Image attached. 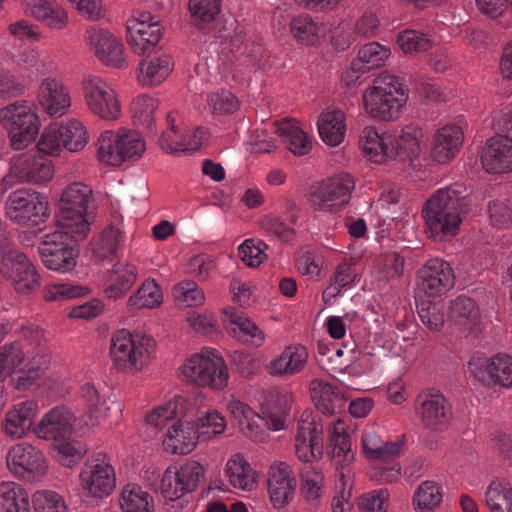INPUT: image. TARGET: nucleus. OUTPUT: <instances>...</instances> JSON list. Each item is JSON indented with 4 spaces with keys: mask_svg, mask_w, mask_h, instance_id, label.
<instances>
[{
    "mask_svg": "<svg viewBox=\"0 0 512 512\" xmlns=\"http://www.w3.org/2000/svg\"><path fill=\"white\" fill-rule=\"evenodd\" d=\"M210 105L213 109V113L223 115L237 111L239 102L231 92L221 91L211 96Z\"/></svg>",
    "mask_w": 512,
    "mask_h": 512,
    "instance_id": "62",
    "label": "nucleus"
},
{
    "mask_svg": "<svg viewBox=\"0 0 512 512\" xmlns=\"http://www.w3.org/2000/svg\"><path fill=\"white\" fill-rule=\"evenodd\" d=\"M86 105L96 116L105 120H115L120 115V104L114 90L102 78L89 75L83 80Z\"/></svg>",
    "mask_w": 512,
    "mask_h": 512,
    "instance_id": "11",
    "label": "nucleus"
},
{
    "mask_svg": "<svg viewBox=\"0 0 512 512\" xmlns=\"http://www.w3.org/2000/svg\"><path fill=\"white\" fill-rule=\"evenodd\" d=\"M6 462L11 473L31 482L43 476L47 469L43 452L25 442L15 444L9 449Z\"/></svg>",
    "mask_w": 512,
    "mask_h": 512,
    "instance_id": "12",
    "label": "nucleus"
},
{
    "mask_svg": "<svg viewBox=\"0 0 512 512\" xmlns=\"http://www.w3.org/2000/svg\"><path fill=\"white\" fill-rule=\"evenodd\" d=\"M386 500L387 496L383 491H373L360 496L357 505L361 512H386Z\"/></svg>",
    "mask_w": 512,
    "mask_h": 512,
    "instance_id": "63",
    "label": "nucleus"
},
{
    "mask_svg": "<svg viewBox=\"0 0 512 512\" xmlns=\"http://www.w3.org/2000/svg\"><path fill=\"white\" fill-rule=\"evenodd\" d=\"M332 455L339 458L340 462L349 463L354 454L351 451L350 435L344 431L343 421L338 420L331 432Z\"/></svg>",
    "mask_w": 512,
    "mask_h": 512,
    "instance_id": "47",
    "label": "nucleus"
},
{
    "mask_svg": "<svg viewBox=\"0 0 512 512\" xmlns=\"http://www.w3.org/2000/svg\"><path fill=\"white\" fill-rule=\"evenodd\" d=\"M154 351L151 337L121 330L112 338L110 354L118 371L134 374L148 365Z\"/></svg>",
    "mask_w": 512,
    "mask_h": 512,
    "instance_id": "4",
    "label": "nucleus"
},
{
    "mask_svg": "<svg viewBox=\"0 0 512 512\" xmlns=\"http://www.w3.org/2000/svg\"><path fill=\"white\" fill-rule=\"evenodd\" d=\"M467 190L460 184L439 189L423 209L429 238L443 241L457 234L462 217L468 213Z\"/></svg>",
    "mask_w": 512,
    "mask_h": 512,
    "instance_id": "1",
    "label": "nucleus"
},
{
    "mask_svg": "<svg viewBox=\"0 0 512 512\" xmlns=\"http://www.w3.org/2000/svg\"><path fill=\"white\" fill-rule=\"evenodd\" d=\"M389 54V49L379 43H368L359 50L357 59L352 62V69L366 72L383 66Z\"/></svg>",
    "mask_w": 512,
    "mask_h": 512,
    "instance_id": "34",
    "label": "nucleus"
},
{
    "mask_svg": "<svg viewBox=\"0 0 512 512\" xmlns=\"http://www.w3.org/2000/svg\"><path fill=\"white\" fill-rule=\"evenodd\" d=\"M311 399L324 415H333L341 409L344 398L340 390L323 379L315 378L309 384Z\"/></svg>",
    "mask_w": 512,
    "mask_h": 512,
    "instance_id": "24",
    "label": "nucleus"
},
{
    "mask_svg": "<svg viewBox=\"0 0 512 512\" xmlns=\"http://www.w3.org/2000/svg\"><path fill=\"white\" fill-rule=\"evenodd\" d=\"M117 152L108 154L111 166H120L126 160H138L145 151V143L140 134L133 130L120 129L116 133Z\"/></svg>",
    "mask_w": 512,
    "mask_h": 512,
    "instance_id": "23",
    "label": "nucleus"
},
{
    "mask_svg": "<svg viewBox=\"0 0 512 512\" xmlns=\"http://www.w3.org/2000/svg\"><path fill=\"white\" fill-rule=\"evenodd\" d=\"M481 163L488 173L512 171V141L498 136L489 138L482 151Z\"/></svg>",
    "mask_w": 512,
    "mask_h": 512,
    "instance_id": "17",
    "label": "nucleus"
},
{
    "mask_svg": "<svg viewBox=\"0 0 512 512\" xmlns=\"http://www.w3.org/2000/svg\"><path fill=\"white\" fill-rule=\"evenodd\" d=\"M182 374L198 387H209L217 391L223 390L229 379L224 359L212 351L191 356L183 364Z\"/></svg>",
    "mask_w": 512,
    "mask_h": 512,
    "instance_id": "8",
    "label": "nucleus"
},
{
    "mask_svg": "<svg viewBox=\"0 0 512 512\" xmlns=\"http://www.w3.org/2000/svg\"><path fill=\"white\" fill-rule=\"evenodd\" d=\"M31 13L52 29H63L68 23L67 13L62 8L53 7L48 2L34 4Z\"/></svg>",
    "mask_w": 512,
    "mask_h": 512,
    "instance_id": "45",
    "label": "nucleus"
},
{
    "mask_svg": "<svg viewBox=\"0 0 512 512\" xmlns=\"http://www.w3.org/2000/svg\"><path fill=\"white\" fill-rule=\"evenodd\" d=\"M489 385L509 387L512 385V358L508 355H497L487 363Z\"/></svg>",
    "mask_w": 512,
    "mask_h": 512,
    "instance_id": "41",
    "label": "nucleus"
},
{
    "mask_svg": "<svg viewBox=\"0 0 512 512\" xmlns=\"http://www.w3.org/2000/svg\"><path fill=\"white\" fill-rule=\"evenodd\" d=\"M267 248V244L262 241L255 244L253 239H247L240 245L238 252L247 266L257 267L267 259L264 252Z\"/></svg>",
    "mask_w": 512,
    "mask_h": 512,
    "instance_id": "53",
    "label": "nucleus"
},
{
    "mask_svg": "<svg viewBox=\"0 0 512 512\" xmlns=\"http://www.w3.org/2000/svg\"><path fill=\"white\" fill-rule=\"evenodd\" d=\"M120 506L124 512H154L153 498L136 484L124 487Z\"/></svg>",
    "mask_w": 512,
    "mask_h": 512,
    "instance_id": "35",
    "label": "nucleus"
},
{
    "mask_svg": "<svg viewBox=\"0 0 512 512\" xmlns=\"http://www.w3.org/2000/svg\"><path fill=\"white\" fill-rule=\"evenodd\" d=\"M76 417L66 406L60 405L45 413L32 427V432L47 441H66L72 435Z\"/></svg>",
    "mask_w": 512,
    "mask_h": 512,
    "instance_id": "14",
    "label": "nucleus"
},
{
    "mask_svg": "<svg viewBox=\"0 0 512 512\" xmlns=\"http://www.w3.org/2000/svg\"><path fill=\"white\" fill-rule=\"evenodd\" d=\"M158 108V101L150 96L141 95L131 105L134 123L138 126L151 129L154 122V113Z\"/></svg>",
    "mask_w": 512,
    "mask_h": 512,
    "instance_id": "46",
    "label": "nucleus"
},
{
    "mask_svg": "<svg viewBox=\"0 0 512 512\" xmlns=\"http://www.w3.org/2000/svg\"><path fill=\"white\" fill-rule=\"evenodd\" d=\"M146 57L139 64L138 79L147 86H156L162 83L173 70L172 57L162 51L161 48L156 52L145 54Z\"/></svg>",
    "mask_w": 512,
    "mask_h": 512,
    "instance_id": "19",
    "label": "nucleus"
},
{
    "mask_svg": "<svg viewBox=\"0 0 512 512\" xmlns=\"http://www.w3.org/2000/svg\"><path fill=\"white\" fill-rule=\"evenodd\" d=\"M48 202L39 193L31 189L13 191L6 203V214L18 224H39L44 220Z\"/></svg>",
    "mask_w": 512,
    "mask_h": 512,
    "instance_id": "10",
    "label": "nucleus"
},
{
    "mask_svg": "<svg viewBox=\"0 0 512 512\" xmlns=\"http://www.w3.org/2000/svg\"><path fill=\"white\" fill-rule=\"evenodd\" d=\"M39 101L51 116H61L70 106V97L65 87L54 79H46L39 88Z\"/></svg>",
    "mask_w": 512,
    "mask_h": 512,
    "instance_id": "25",
    "label": "nucleus"
},
{
    "mask_svg": "<svg viewBox=\"0 0 512 512\" xmlns=\"http://www.w3.org/2000/svg\"><path fill=\"white\" fill-rule=\"evenodd\" d=\"M62 138L63 148L70 152L82 150L88 141L87 131L83 124L76 120H69L66 124L59 125Z\"/></svg>",
    "mask_w": 512,
    "mask_h": 512,
    "instance_id": "42",
    "label": "nucleus"
},
{
    "mask_svg": "<svg viewBox=\"0 0 512 512\" xmlns=\"http://www.w3.org/2000/svg\"><path fill=\"white\" fill-rule=\"evenodd\" d=\"M188 6L192 25L208 33L220 12V0H189Z\"/></svg>",
    "mask_w": 512,
    "mask_h": 512,
    "instance_id": "32",
    "label": "nucleus"
},
{
    "mask_svg": "<svg viewBox=\"0 0 512 512\" xmlns=\"http://www.w3.org/2000/svg\"><path fill=\"white\" fill-rule=\"evenodd\" d=\"M452 415V408L442 395H429L421 403L420 417L427 428L442 430L449 425Z\"/></svg>",
    "mask_w": 512,
    "mask_h": 512,
    "instance_id": "21",
    "label": "nucleus"
},
{
    "mask_svg": "<svg viewBox=\"0 0 512 512\" xmlns=\"http://www.w3.org/2000/svg\"><path fill=\"white\" fill-rule=\"evenodd\" d=\"M204 433L198 430L194 423L174 424L167 433V448H171L175 454H188L195 448L200 435Z\"/></svg>",
    "mask_w": 512,
    "mask_h": 512,
    "instance_id": "28",
    "label": "nucleus"
},
{
    "mask_svg": "<svg viewBox=\"0 0 512 512\" xmlns=\"http://www.w3.org/2000/svg\"><path fill=\"white\" fill-rule=\"evenodd\" d=\"M454 272L449 263L435 258L430 259L418 272L417 289L429 296L437 297L454 286Z\"/></svg>",
    "mask_w": 512,
    "mask_h": 512,
    "instance_id": "13",
    "label": "nucleus"
},
{
    "mask_svg": "<svg viewBox=\"0 0 512 512\" xmlns=\"http://www.w3.org/2000/svg\"><path fill=\"white\" fill-rule=\"evenodd\" d=\"M417 313L421 322L432 331H440L445 323L443 307L431 300H423L417 304Z\"/></svg>",
    "mask_w": 512,
    "mask_h": 512,
    "instance_id": "50",
    "label": "nucleus"
},
{
    "mask_svg": "<svg viewBox=\"0 0 512 512\" xmlns=\"http://www.w3.org/2000/svg\"><path fill=\"white\" fill-rule=\"evenodd\" d=\"M225 473L235 489L250 491L256 486V472L240 454L227 462Z\"/></svg>",
    "mask_w": 512,
    "mask_h": 512,
    "instance_id": "30",
    "label": "nucleus"
},
{
    "mask_svg": "<svg viewBox=\"0 0 512 512\" xmlns=\"http://www.w3.org/2000/svg\"><path fill=\"white\" fill-rule=\"evenodd\" d=\"M92 196V189L82 183L69 185L59 200V211L56 223L60 229H69L78 234L77 237L86 238L90 231V222L87 218V208Z\"/></svg>",
    "mask_w": 512,
    "mask_h": 512,
    "instance_id": "5",
    "label": "nucleus"
},
{
    "mask_svg": "<svg viewBox=\"0 0 512 512\" xmlns=\"http://www.w3.org/2000/svg\"><path fill=\"white\" fill-rule=\"evenodd\" d=\"M81 396L87 406L86 416L88 417L87 424L95 426L99 424L98 406H99V394L97 389L87 383L81 388Z\"/></svg>",
    "mask_w": 512,
    "mask_h": 512,
    "instance_id": "61",
    "label": "nucleus"
},
{
    "mask_svg": "<svg viewBox=\"0 0 512 512\" xmlns=\"http://www.w3.org/2000/svg\"><path fill=\"white\" fill-rule=\"evenodd\" d=\"M287 148L296 156H303L310 152L312 143L307 134L298 126L287 123L279 128Z\"/></svg>",
    "mask_w": 512,
    "mask_h": 512,
    "instance_id": "44",
    "label": "nucleus"
},
{
    "mask_svg": "<svg viewBox=\"0 0 512 512\" xmlns=\"http://www.w3.org/2000/svg\"><path fill=\"white\" fill-rule=\"evenodd\" d=\"M83 488L94 497L109 495L115 487L114 469L109 464H96L88 474H82Z\"/></svg>",
    "mask_w": 512,
    "mask_h": 512,
    "instance_id": "27",
    "label": "nucleus"
},
{
    "mask_svg": "<svg viewBox=\"0 0 512 512\" xmlns=\"http://www.w3.org/2000/svg\"><path fill=\"white\" fill-rule=\"evenodd\" d=\"M408 99V90L403 81L388 73L379 74L371 87L363 94L366 113L376 120L394 121Z\"/></svg>",
    "mask_w": 512,
    "mask_h": 512,
    "instance_id": "3",
    "label": "nucleus"
},
{
    "mask_svg": "<svg viewBox=\"0 0 512 512\" xmlns=\"http://www.w3.org/2000/svg\"><path fill=\"white\" fill-rule=\"evenodd\" d=\"M485 498L491 512H512V488L506 481H492Z\"/></svg>",
    "mask_w": 512,
    "mask_h": 512,
    "instance_id": "36",
    "label": "nucleus"
},
{
    "mask_svg": "<svg viewBox=\"0 0 512 512\" xmlns=\"http://www.w3.org/2000/svg\"><path fill=\"white\" fill-rule=\"evenodd\" d=\"M35 512H67L62 497L51 491L37 492L33 497Z\"/></svg>",
    "mask_w": 512,
    "mask_h": 512,
    "instance_id": "57",
    "label": "nucleus"
},
{
    "mask_svg": "<svg viewBox=\"0 0 512 512\" xmlns=\"http://www.w3.org/2000/svg\"><path fill=\"white\" fill-rule=\"evenodd\" d=\"M26 86L23 80L7 71L0 72V98L10 99L24 94Z\"/></svg>",
    "mask_w": 512,
    "mask_h": 512,
    "instance_id": "59",
    "label": "nucleus"
},
{
    "mask_svg": "<svg viewBox=\"0 0 512 512\" xmlns=\"http://www.w3.org/2000/svg\"><path fill=\"white\" fill-rule=\"evenodd\" d=\"M397 43L405 54L427 51L431 47V41L428 38L412 30L401 32Z\"/></svg>",
    "mask_w": 512,
    "mask_h": 512,
    "instance_id": "58",
    "label": "nucleus"
},
{
    "mask_svg": "<svg viewBox=\"0 0 512 512\" xmlns=\"http://www.w3.org/2000/svg\"><path fill=\"white\" fill-rule=\"evenodd\" d=\"M38 411L34 400H27L14 406L6 413L1 427L6 436L21 438L32 427L33 419Z\"/></svg>",
    "mask_w": 512,
    "mask_h": 512,
    "instance_id": "20",
    "label": "nucleus"
},
{
    "mask_svg": "<svg viewBox=\"0 0 512 512\" xmlns=\"http://www.w3.org/2000/svg\"><path fill=\"white\" fill-rule=\"evenodd\" d=\"M162 37V28L158 22H154V27L150 30H144L135 36H130L127 40L132 50L138 55L151 54L156 52L160 39Z\"/></svg>",
    "mask_w": 512,
    "mask_h": 512,
    "instance_id": "43",
    "label": "nucleus"
},
{
    "mask_svg": "<svg viewBox=\"0 0 512 512\" xmlns=\"http://www.w3.org/2000/svg\"><path fill=\"white\" fill-rule=\"evenodd\" d=\"M463 141V132L458 126H445L434 137L432 155L439 163L452 159Z\"/></svg>",
    "mask_w": 512,
    "mask_h": 512,
    "instance_id": "26",
    "label": "nucleus"
},
{
    "mask_svg": "<svg viewBox=\"0 0 512 512\" xmlns=\"http://www.w3.org/2000/svg\"><path fill=\"white\" fill-rule=\"evenodd\" d=\"M296 486V478L288 463L279 461L271 465L268 474V492L275 508H283L293 498Z\"/></svg>",
    "mask_w": 512,
    "mask_h": 512,
    "instance_id": "16",
    "label": "nucleus"
},
{
    "mask_svg": "<svg viewBox=\"0 0 512 512\" xmlns=\"http://www.w3.org/2000/svg\"><path fill=\"white\" fill-rule=\"evenodd\" d=\"M12 173L20 181L39 184L53 176V166L41 155H22L11 166Z\"/></svg>",
    "mask_w": 512,
    "mask_h": 512,
    "instance_id": "18",
    "label": "nucleus"
},
{
    "mask_svg": "<svg viewBox=\"0 0 512 512\" xmlns=\"http://www.w3.org/2000/svg\"><path fill=\"white\" fill-rule=\"evenodd\" d=\"M175 473L180 481L181 489L190 493L198 487L200 478L204 476V468L197 461H188Z\"/></svg>",
    "mask_w": 512,
    "mask_h": 512,
    "instance_id": "52",
    "label": "nucleus"
},
{
    "mask_svg": "<svg viewBox=\"0 0 512 512\" xmlns=\"http://www.w3.org/2000/svg\"><path fill=\"white\" fill-rule=\"evenodd\" d=\"M174 293L176 301L183 306L201 305L205 300L204 292L193 281L179 283L175 287Z\"/></svg>",
    "mask_w": 512,
    "mask_h": 512,
    "instance_id": "54",
    "label": "nucleus"
},
{
    "mask_svg": "<svg viewBox=\"0 0 512 512\" xmlns=\"http://www.w3.org/2000/svg\"><path fill=\"white\" fill-rule=\"evenodd\" d=\"M489 211L495 225L507 227L512 224V201H494L489 205Z\"/></svg>",
    "mask_w": 512,
    "mask_h": 512,
    "instance_id": "64",
    "label": "nucleus"
},
{
    "mask_svg": "<svg viewBox=\"0 0 512 512\" xmlns=\"http://www.w3.org/2000/svg\"><path fill=\"white\" fill-rule=\"evenodd\" d=\"M91 289L87 286L57 283L44 287L43 297L46 301H64L88 295Z\"/></svg>",
    "mask_w": 512,
    "mask_h": 512,
    "instance_id": "49",
    "label": "nucleus"
},
{
    "mask_svg": "<svg viewBox=\"0 0 512 512\" xmlns=\"http://www.w3.org/2000/svg\"><path fill=\"white\" fill-rule=\"evenodd\" d=\"M362 142L363 152L370 161L377 164L394 161L401 170L410 167L420 151L418 140L412 134L380 135L373 127L364 128Z\"/></svg>",
    "mask_w": 512,
    "mask_h": 512,
    "instance_id": "2",
    "label": "nucleus"
},
{
    "mask_svg": "<svg viewBox=\"0 0 512 512\" xmlns=\"http://www.w3.org/2000/svg\"><path fill=\"white\" fill-rule=\"evenodd\" d=\"M295 450L298 458L305 463L321 459L323 456V438L314 436L311 443H308V441L295 442Z\"/></svg>",
    "mask_w": 512,
    "mask_h": 512,
    "instance_id": "60",
    "label": "nucleus"
},
{
    "mask_svg": "<svg viewBox=\"0 0 512 512\" xmlns=\"http://www.w3.org/2000/svg\"><path fill=\"white\" fill-rule=\"evenodd\" d=\"M0 512H30L27 491L18 483H0Z\"/></svg>",
    "mask_w": 512,
    "mask_h": 512,
    "instance_id": "31",
    "label": "nucleus"
},
{
    "mask_svg": "<svg viewBox=\"0 0 512 512\" xmlns=\"http://www.w3.org/2000/svg\"><path fill=\"white\" fill-rule=\"evenodd\" d=\"M345 128V115L340 110L323 112L319 117V134L329 146H338L343 141Z\"/></svg>",
    "mask_w": 512,
    "mask_h": 512,
    "instance_id": "29",
    "label": "nucleus"
},
{
    "mask_svg": "<svg viewBox=\"0 0 512 512\" xmlns=\"http://www.w3.org/2000/svg\"><path fill=\"white\" fill-rule=\"evenodd\" d=\"M26 353L21 343L14 341L0 347V361L12 374L16 369L22 370Z\"/></svg>",
    "mask_w": 512,
    "mask_h": 512,
    "instance_id": "55",
    "label": "nucleus"
},
{
    "mask_svg": "<svg viewBox=\"0 0 512 512\" xmlns=\"http://www.w3.org/2000/svg\"><path fill=\"white\" fill-rule=\"evenodd\" d=\"M3 265L18 293L28 295L40 287L39 275L25 254L11 251L3 258Z\"/></svg>",
    "mask_w": 512,
    "mask_h": 512,
    "instance_id": "15",
    "label": "nucleus"
},
{
    "mask_svg": "<svg viewBox=\"0 0 512 512\" xmlns=\"http://www.w3.org/2000/svg\"><path fill=\"white\" fill-rule=\"evenodd\" d=\"M307 359L308 352L304 346H289L272 362L271 373L275 375L295 374L303 369Z\"/></svg>",
    "mask_w": 512,
    "mask_h": 512,
    "instance_id": "33",
    "label": "nucleus"
},
{
    "mask_svg": "<svg viewBox=\"0 0 512 512\" xmlns=\"http://www.w3.org/2000/svg\"><path fill=\"white\" fill-rule=\"evenodd\" d=\"M89 43L94 46L96 56L104 64L122 67L124 64L123 46L113 34L106 30H95L89 35Z\"/></svg>",
    "mask_w": 512,
    "mask_h": 512,
    "instance_id": "22",
    "label": "nucleus"
},
{
    "mask_svg": "<svg viewBox=\"0 0 512 512\" xmlns=\"http://www.w3.org/2000/svg\"><path fill=\"white\" fill-rule=\"evenodd\" d=\"M449 317L460 326L474 325L479 319V309L473 299L459 296L451 302Z\"/></svg>",
    "mask_w": 512,
    "mask_h": 512,
    "instance_id": "39",
    "label": "nucleus"
},
{
    "mask_svg": "<svg viewBox=\"0 0 512 512\" xmlns=\"http://www.w3.org/2000/svg\"><path fill=\"white\" fill-rule=\"evenodd\" d=\"M120 237L121 232L117 228L112 225L106 227L100 234L99 238L92 244V250L95 257L103 261L109 256L115 254L119 245Z\"/></svg>",
    "mask_w": 512,
    "mask_h": 512,
    "instance_id": "48",
    "label": "nucleus"
},
{
    "mask_svg": "<svg viewBox=\"0 0 512 512\" xmlns=\"http://www.w3.org/2000/svg\"><path fill=\"white\" fill-rule=\"evenodd\" d=\"M0 124L8 131L15 150L26 148L36 139L40 123L26 100L14 102L0 109Z\"/></svg>",
    "mask_w": 512,
    "mask_h": 512,
    "instance_id": "7",
    "label": "nucleus"
},
{
    "mask_svg": "<svg viewBox=\"0 0 512 512\" xmlns=\"http://www.w3.org/2000/svg\"><path fill=\"white\" fill-rule=\"evenodd\" d=\"M77 236L69 229L46 234L38 245V253L45 267L63 273L72 271L79 256L77 243L84 239Z\"/></svg>",
    "mask_w": 512,
    "mask_h": 512,
    "instance_id": "6",
    "label": "nucleus"
},
{
    "mask_svg": "<svg viewBox=\"0 0 512 512\" xmlns=\"http://www.w3.org/2000/svg\"><path fill=\"white\" fill-rule=\"evenodd\" d=\"M162 303V292L155 280H146L142 286L129 298L130 309H153Z\"/></svg>",
    "mask_w": 512,
    "mask_h": 512,
    "instance_id": "37",
    "label": "nucleus"
},
{
    "mask_svg": "<svg viewBox=\"0 0 512 512\" xmlns=\"http://www.w3.org/2000/svg\"><path fill=\"white\" fill-rule=\"evenodd\" d=\"M441 500L442 494L432 481L423 482L414 495V503L420 512L432 511L441 503Z\"/></svg>",
    "mask_w": 512,
    "mask_h": 512,
    "instance_id": "51",
    "label": "nucleus"
},
{
    "mask_svg": "<svg viewBox=\"0 0 512 512\" xmlns=\"http://www.w3.org/2000/svg\"><path fill=\"white\" fill-rule=\"evenodd\" d=\"M355 182L349 174H339L318 184L309 194V201L319 211H334L347 204Z\"/></svg>",
    "mask_w": 512,
    "mask_h": 512,
    "instance_id": "9",
    "label": "nucleus"
},
{
    "mask_svg": "<svg viewBox=\"0 0 512 512\" xmlns=\"http://www.w3.org/2000/svg\"><path fill=\"white\" fill-rule=\"evenodd\" d=\"M290 29L293 36L306 46L316 45L320 40L322 25H318L309 15H299L292 19Z\"/></svg>",
    "mask_w": 512,
    "mask_h": 512,
    "instance_id": "38",
    "label": "nucleus"
},
{
    "mask_svg": "<svg viewBox=\"0 0 512 512\" xmlns=\"http://www.w3.org/2000/svg\"><path fill=\"white\" fill-rule=\"evenodd\" d=\"M63 147V138L58 124L47 127L37 143L39 152L47 155H59Z\"/></svg>",
    "mask_w": 512,
    "mask_h": 512,
    "instance_id": "56",
    "label": "nucleus"
},
{
    "mask_svg": "<svg viewBox=\"0 0 512 512\" xmlns=\"http://www.w3.org/2000/svg\"><path fill=\"white\" fill-rule=\"evenodd\" d=\"M288 410L289 406L284 396L276 395L268 399L262 405V413L268 428L274 431L283 429Z\"/></svg>",
    "mask_w": 512,
    "mask_h": 512,
    "instance_id": "40",
    "label": "nucleus"
}]
</instances>
